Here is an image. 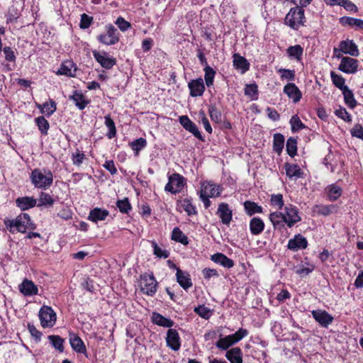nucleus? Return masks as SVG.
I'll use <instances>...</instances> for the list:
<instances>
[{
    "instance_id": "nucleus-3",
    "label": "nucleus",
    "mask_w": 363,
    "mask_h": 363,
    "mask_svg": "<svg viewBox=\"0 0 363 363\" xmlns=\"http://www.w3.org/2000/svg\"><path fill=\"white\" fill-rule=\"evenodd\" d=\"M119 33L116 28L112 24L106 26V33H101L97 36L99 43L106 45H113L119 41Z\"/></svg>"
},
{
    "instance_id": "nucleus-43",
    "label": "nucleus",
    "mask_w": 363,
    "mask_h": 363,
    "mask_svg": "<svg viewBox=\"0 0 363 363\" xmlns=\"http://www.w3.org/2000/svg\"><path fill=\"white\" fill-rule=\"evenodd\" d=\"M286 52L289 57L300 60L303 55V48L300 45H296L289 47Z\"/></svg>"
},
{
    "instance_id": "nucleus-33",
    "label": "nucleus",
    "mask_w": 363,
    "mask_h": 363,
    "mask_svg": "<svg viewBox=\"0 0 363 363\" xmlns=\"http://www.w3.org/2000/svg\"><path fill=\"white\" fill-rule=\"evenodd\" d=\"M243 206L245 213L249 216H252L255 213H261L263 212L262 207L254 201H246L244 202Z\"/></svg>"
},
{
    "instance_id": "nucleus-25",
    "label": "nucleus",
    "mask_w": 363,
    "mask_h": 363,
    "mask_svg": "<svg viewBox=\"0 0 363 363\" xmlns=\"http://www.w3.org/2000/svg\"><path fill=\"white\" fill-rule=\"evenodd\" d=\"M152 322L159 326L168 328L170 329L174 324V322L170 319L163 316L157 312H153L151 316Z\"/></svg>"
},
{
    "instance_id": "nucleus-54",
    "label": "nucleus",
    "mask_w": 363,
    "mask_h": 363,
    "mask_svg": "<svg viewBox=\"0 0 363 363\" xmlns=\"http://www.w3.org/2000/svg\"><path fill=\"white\" fill-rule=\"evenodd\" d=\"M194 311L197 315L206 320H208L211 315V310L204 305L195 307Z\"/></svg>"
},
{
    "instance_id": "nucleus-48",
    "label": "nucleus",
    "mask_w": 363,
    "mask_h": 363,
    "mask_svg": "<svg viewBox=\"0 0 363 363\" xmlns=\"http://www.w3.org/2000/svg\"><path fill=\"white\" fill-rule=\"evenodd\" d=\"M330 77L333 84L337 88L340 89L341 91L345 88L347 87V86L345 84V79L343 78L342 75L337 74L333 71H332L330 72Z\"/></svg>"
},
{
    "instance_id": "nucleus-2",
    "label": "nucleus",
    "mask_w": 363,
    "mask_h": 363,
    "mask_svg": "<svg viewBox=\"0 0 363 363\" xmlns=\"http://www.w3.org/2000/svg\"><path fill=\"white\" fill-rule=\"evenodd\" d=\"M304 10L303 8L296 6L291 8L285 17V23L293 29L297 30L303 24Z\"/></svg>"
},
{
    "instance_id": "nucleus-58",
    "label": "nucleus",
    "mask_w": 363,
    "mask_h": 363,
    "mask_svg": "<svg viewBox=\"0 0 363 363\" xmlns=\"http://www.w3.org/2000/svg\"><path fill=\"white\" fill-rule=\"evenodd\" d=\"M28 330L36 342H39L41 340V337L43 334L35 328V326L33 324L28 323Z\"/></svg>"
},
{
    "instance_id": "nucleus-9",
    "label": "nucleus",
    "mask_w": 363,
    "mask_h": 363,
    "mask_svg": "<svg viewBox=\"0 0 363 363\" xmlns=\"http://www.w3.org/2000/svg\"><path fill=\"white\" fill-rule=\"evenodd\" d=\"M337 58H341L338 69L346 74H354L358 69V61L350 57H342L341 54L336 55Z\"/></svg>"
},
{
    "instance_id": "nucleus-14",
    "label": "nucleus",
    "mask_w": 363,
    "mask_h": 363,
    "mask_svg": "<svg viewBox=\"0 0 363 363\" xmlns=\"http://www.w3.org/2000/svg\"><path fill=\"white\" fill-rule=\"evenodd\" d=\"M337 52H342L345 54H349L351 56L357 57L359 55V50L356 44L350 40H342L339 45V49L334 48V55L336 56Z\"/></svg>"
},
{
    "instance_id": "nucleus-4",
    "label": "nucleus",
    "mask_w": 363,
    "mask_h": 363,
    "mask_svg": "<svg viewBox=\"0 0 363 363\" xmlns=\"http://www.w3.org/2000/svg\"><path fill=\"white\" fill-rule=\"evenodd\" d=\"M323 163L330 172H335L336 170L340 171L345 165V162L338 152L328 153L324 158Z\"/></svg>"
},
{
    "instance_id": "nucleus-59",
    "label": "nucleus",
    "mask_w": 363,
    "mask_h": 363,
    "mask_svg": "<svg viewBox=\"0 0 363 363\" xmlns=\"http://www.w3.org/2000/svg\"><path fill=\"white\" fill-rule=\"evenodd\" d=\"M48 106L45 107L44 111H42V113L45 114L47 117H50L56 111L57 105L53 99H50L49 102H48Z\"/></svg>"
},
{
    "instance_id": "nucleus-51",
    "label": "nucleus",
    "mask_w": 363,
    "mask_h": 363,
    "mask_svg": "<svg viewBox=\"0 0 363 363\" xmlns=\"http://www.w3.org/2000/svg\"><path fill=\"white\" fill-rule=\"evenodd\" d=\"M182 207L187 213L188 216L197 214L195 206L191 203L190 199L186 198L182 201Z\"/></svg>"
},
{
    "instance_id": "nucleus-1",
    "label": "nucleus",
    "mask_w": 363,
    "mask_h": 363,
    "mask_svg": "<svg viewBox=\"0 0 363 363\" xmlns=\"http://www.w3.org/2000/svg\"><path fill=\"white\" fill-rule=\"evenodd\" d=\"M53 177L52 172L48 167L35 168L30 174L32 184L42 190H46L52 186Z\"/></svg>"
},
{
    "instance_id": "nucleus-28",
    "label": "nucleus",
    "mask_w": 363,
    "mask_h": 363,
    "mask_svg": "<svg viewBox=\"0 0 363 363\" xmlns=\"http://www.w3.org/2000/svg\"><path fill=\"white\" fill-rule=\"evenodd\" d=\"M16 203L21 211H26L37 206V200L33 197L23 196L18 198Z\"/></svg>"
},
{
    "instance_id": "nucleus-37",
    "label": "nucleus",
    "mask_w": 363,
    "mask_h": 363,
    "mask_svg": "<svg viewBox=\"0 0 363 363\" xmlns=\"http://www.w3.org/2000/svg\"><path fill=\"white\" fill-rule=\"evenodd\" d=\"M38 201L39 203H37L38 207H51L54 204L55 200L49 194L41 191L39 195Z\"/></svg>"
},
{
    "instance_id": "nucleus-17",
    "label": "nucleus",
    "mask_w": 363,
    "mask_h": 363,
    "mask_svg": "<svg viewBox=\"0 0 363 363\" xmlns=\"http://www.w3.org/2000/svg\"><path fill=\"white\" fill-rule=\"evenodd\" d=\"M176 279L179 286L185 291H187L193 285L191 276L186 271L178 269L176 273Z\"/></svg>"
},
{
    "instance_id": "nucleus-19",
    "label": "nucleus",
    "mask_w": 363,
    "mask_h": 363,
    "mask_svg": "<svg viewBox=\"0 0 363 363\" xmlns=\"http://www.w3.org/2000/svg\"><path fill=\"white\" fill-rule=\"evenodd\" d=\"M69 343L72 349L77 353L87 357L86 346L79 336L75 333L69 334Z\"/></svg>"
},
{
    "instance_id": "nucleus-29",
    "label": "nucleus",
    "mask_w": 363,
    "mask_h": 363,
    "mask_svg": "<svg viewBox=\"0 0 363 363\" xmlns=\"http://www.w3.org/2000/svg\"><path fill=\"white\" fill-rule=\"evenodd\" d=\"M325 191L328 199L332 201H336L337 199H339L342 193V188L335 184L328 185L325 188Z\"/></svg>"
},
{
    "instance_id": "nucleus-45",
    "label": "nucleus",
    "mask_w": 363,
    "mask_h": 363,
    "mask_svg": "<svg viewBox=\"0 0 363 363\" xmlns=\"http://www.w3.org/2000/svg\"><path fill=\"white\" fill-rule=\"evenodd\" d=\"M48 340L52 344V347L57 350L59 352H62L64 351V339L59 335H51L48 336Z\"/></svg>"
},
{
    "instance_id": "nucleus-36",
    "label": "nucleus",
    "mask_w": 363,
    "mask_h": 363,
    "mask_svg": "<svg viewBox=\"0 0 363 363\" xmlns=\"http://www.w3.org/2000/svg\"><path fill=\"white\" fill-rule=\"evenodd\" d=\"M285 142L284 136L281 133H275L273 136V150L277 154L282 152Z\"/></svg>"
},
{
    "instance_id": "nucleus-20",
    "label": "nucleus",
    "mask_w": 363,
    "mask_h": 363,
    "mask_svg": "<svg viewBox=\"0 0 363 363\" xmlns=\"http://www.w3.org/2000/svg\"><path fill=\"white\" fill-rule=\"evenodd\" d=\"M339 23L344 27H350L356 30H363V20L350 16H342L339 18Z\"/></svg>"
},
{
    "instance_id": "nucleus-52",
    "label": "nucleus",
    "mask_w": 363,
    "mask_h": 363,
    "mask_svg": "<svg viewBox=\"0 0 363 363\" xmlns=\"http://www.w3.org/2000/svg\"><path fill=\"white\" fill-rule=\"evenodd\" d=\"M337 205L331 204L319 206V214H321L324 216H328L332 213H335L337 212Z\"/></svg>"
},
{
    "instance_id": "nucleus-27",
    "label": "nucleus",
    "mask_w": 363,
    "mask_h": 363,
    "mask_svg": "<svg viewBox=\"0 0 363 363\" xmlns=\"http://www.w3.org/2000/svg\"><path fill=\"white\" fill-rule=\"evenodd\" d=\"M211 259L228 269L233 267L235 264L234 261L232 259H230L224 254L220 252H217L211 255Z\"/></svg>"
},
{
    "instance_id": "nucleus-7",
    "label": "nucleus",
    "mask_w": 363,
    "mask_h": 363,
    "mask_svg": "<svg viewBox=\"0 0 363 363\" xmlns=\"http://www.w3.org/2000/svg\"><path fill=\"white\" fill-rule=\"evenodd\" d=\"M39 318L43 328H51L56 322V313L50 306H43L39 311Z\"/></svg>"
},
{
    "instance_id": "nucleus-39",
    "label": "nucleus",
    "mask_w": 363,
    "mask_h": 363,
    "mask_svg": "<svg viewBox=\"0 0 363 363\" xmlns=\"http://www.w3.org/2000/svg\"><path fill=\"white\" fill-rule=\"evenodd\" d=\"M244 93L245 95L250 97L251 100H257L259 95L258 86L257 84L253 83L246 84L244 89Z\"/></svg>"
},
{
    "instance_id": "nucleus-46",
    "label": "nucleus",
    "mask_w": 363,
    "mask_h": 363,
    "mask_svg": "<svg viewBox=\"0 0 363 363\" xmlns=\"http://www.w3.org/2000/svg\"><path fill=\"white\" fill-rule=\"evenodd\" d=\"M116 206L119 209V211L122 213L128 214L129 212L132 210V206L128 198L118 200L116 201Z\"/></svg>"
},
{
    "instance_id": "nucleus-31",
    "label": "nucleus",
    "mask_w": 363,
    "mask_h": 363,
    "mask_svg": "<svg viewBox=\"0 0 363 363\" xmlns=\"http://www.w3.org/2000/svg\"><path fill=\"white\" fill-rule=\"evenodd\" d=\"M233 65L234 67L245 73L250 69V63L245 57L240 55L239 54H234L233 55Z\"/></svg>"
},
{
    "instance_id": "nucleus-13",
    "label": "nucleus",
    "mask_w": 363,
    "mask_h": 363,
    "mask_svg": "<svg viewBox=\"0 0 363 363\" xmlns=\"http://www.w3.org/2000/svg\"><path fill=\"white\" fill-rule=\"evenodd\" d=\"M284 211L285 213H283L284 215H286V220H284L288 227L291 228L301 220V217L296 206L289 204L284 207Z\"/></svg>"
},
{
    "instance_id": "nucleus-30",
    "label": "nucleus",
    "mask_w": 363,
    "mask_h": 363,
    "mask_svg": "<svg viewBox=\"0 0 363 363\" xmlns=\"http://www.w3.org/2000/svg\"><path fill=\"white\" fill-rule=\"evenodd\" d=\"M264 229V223L258 217L252 218L250 221V230L253 235H259Z\"/></svg>"
},
{
    "instance_id": "nucleus-49",
    "label": "nucleus",
    "mask_w": 363,
    "mask_h": 363,
    "mask_svg": "<svg viewBox=\"0 0 363 363\" xmlns=\"http://www.w3.org/2000/svg\"><path fill=\"white\" fill-rule=\"evenodd\" d=\"M35 122L38 127L39 130L43 135H47L50 124L44 116H39L35 119Z\"/></svg>"
},
{
    "instance_id": "nucleus-22",
    "label": "nucleus",
    "mask_w": 363,
    "mask_h": 363,
    "mask_svg": "<svg viewBox=\"0 0 363 363\" xmlns=\"http://www.w3.org/2000/svg\"><path fill=\"white\" fill-rule=\"evenodd\" d=\"M284 92L289 99L293 100L294 103L298 102L302 96L301 91L294 83H288L286 84L284 87Z\"/></svg>"
},
{
    "instance_id": "nucleus-15",
    "label": "nucleus",
    "mask_w": 363,
    "mask_h": 363,
    "mask_svg": "<svg viewBox=\"0 0 363 363\" xmlns=\"http://www.w3.org/2000/svg\"><path fill=\"white\" fill-rule=\"evenodd\" d=\"M189 94L192 97L201 96L206 89L203 79L201 77L191 79L188 83Z\"/></svg>"
},
{
    "instance_id": "nucleus-53",
    "label": "nucleus",
    "mask_w": 363,
    "mask_h": 363,
    "mask_svg": "<svg viewBox=\"0 0 363 363\" xmlns=\"http://www.w3.org/2000/svg\"><path fill=\"white\" fill-rule=\"evenodd\" d=\"M290 124L293 133L298 132L306 127L297 115L293 116L291 118Z\"/></svg>"
},
{
    "instance_id": "nucleus-24",
    "label": "nucleus",
    "mask_w": 363,
    "mask_h": 363,
    "mask_svg": "<svg viewBox=\"0 0 363 363\" xmlns=\"http://www.w3.org/2000/svg\"><path fill=\"white\" fill-rule=\"evenodd\" d=\"M69 99L73 101L79 110H84L90 103V100L86 99L85 96L78 90H75L73 94L69 97Z\"/></svg>"
},
{
    "instance_id": "nucleus-62",
    "label": "nucleus",
    "mask_w": 363,
    "mask_h": 363,
    "mask_svg": "<svg viewBox=\"0 0 363 363\" xmlns=\"http://www.w3.org/2000/svg\"><path fill=\"white\" fill-rule=\"evenodd\" d=\"M2 50L5 55V60L8 62H15L16 60V56L11 47L6 46L2 48Z\"/></svg>"
},
{
    "instance_id": "nucleus-44",
    "label": "nucleus",
    "mask_w": 363,
    "mask_h": 363,
    "mask_svg": "<svg viewBox=\"0 0 363 363\" xmlns=\"http://www.w3.org/2000/svg\"><path fill=\"white\" fill-rule=\"evenodd\" d=\"M105 125L108 129V132L106 134L108 138L111 139L116 135V128L113 120L111 118L110 115H107L105 117Z\"/></svg>"
},
{
    "instance_id": "nucleus-18",
    "label": "nucleus",
    "mask_w": 363,
    "mask_h": 363,
    "mask_svg": "<svg viewBox=\"0 0 363 363\" xmlns=\"http://www.w3.org/2000/svg\"><path fill=\"white\" fill-rule=\"evenodd\" d=\"M307 245V240L301 234H298L289 240L287 247L289 250L296 252L298 250L306 249Z\"/></svg>"
},
{
    "instance_id": "nucleus-6",
    "label": "nucleus",
    "mask_w": 363,
    "mask_h": 363,
    "mask_svg": "<svg viewBox=\"0 0 363 363\" xmlns=\"http://www.w3.org/2000/svg\"><path fill=\"white\" fill-rule=\"evenodd\" d=\"M157 286V282L152 274L141 275L140 287L143 294L152 296L156 293Z\"/></svg>"
},
{
    "instance_id": "nucleus-10",
    "label": "nucleus",
    "mask_w": 363,
    "mask_h": 363,
    "mask_svg": "<svg viewBox=\"0 0 363 363\" xmlns=\"http://www.w3.org/2000/svg\"><path fill=\"white\" fill-rule=\"evenodd\" d=\"M93 55L96 61L106 69H111L116 64V58L109 57L108 54L106 52H100L97 50H94Z\"/></svg>"
},
{
    "instance_id": "nucleus-50",
    "label": "nucleus",
    "mask_w": 363,
    "mask_h": 363,
    "mask_svg": "<svg viewBox=\"0 0 363 363\" xmlns=\"http://www.w3.org/2000/svg\"><path fill=\"white\" fill-rule=\"evenodd\" d=\"M204 74V79L206 84L208 87L211 86L213 84V80L216 75V71L210 66H206L203 69Z\"/></svg>"
},
{
    "instance_id": "nucleus-11",
    "label": "nucleus",
    "mask_w": 363,
    "mask_h": 363,
    "mask_svg": "<svg viewBox=\"0 0 363 363\" xmlns=\"http://www.w3.org/2000/svg\"><path fill=\"white\" fill-rule=\"evenodd\" d=\"M180 124L183 128L192 133L194 137L201 141H204V138L202 136L201 132L199 130L196 125L192 122L187 116H182L179 118Z\"/></svg>"
},
{
    "instance_id": "nucleus-35",
    "label": "nucleus",
    "mask_w": 363,
    "mask_h": 363,
    "mask_svg": "<svg viewBox=\"0 0 363 363\" xmlns=\"http://www.w3.org/2000/svg\"><path fill=\"white\" fill-rule=\"evenodd\" d=\"M342 93L344 96V101L345 104L350 108H354L356 107L357 103L356 99H354V94L349 87H346L342 90Z\"/></svg>"
},
{
    "instance_id": "nucleus-63",
    "label": "nucleus",
    "mask_w": 363,
    "mask_h": 363,
    "mask_svg": "<svg viewBox=\"0 0 363 363\" xmlns=\"http://www.w3.org/2000/svg\"><path fill=\"white\" fill-rule=\"evenodd\" d=\"M93 18L91 16H89L86 13H83L81 15L79 27L82 29H86L91 26Z\"/></svg>"
},
{
    "instance_id": "nucleus-60",
    "label": "nucleus",
    "mask_w": 363,
    "mask_h": 363,
    "mask_svg": "<svg viewBox=\"0 0 363 363\" xmlns=\"http://www.w3.org/2000/svg\"><path fill=\"white\" fill-rule=\"evenodd\" d=\"M85 158V155L80 152L78 149L77 150L76 152H74L72 155V161L73 164L78 167L82 164Z\"/></svg>"
},
{
    "instance_id": "nucleus-23",
    "label": "nucleus",
    "mask_w": 363,
    "mask_h": 363,
    "mask_svg": "<svg viewBox=\"0 0 363 363\" xmlns=\"http://www.w3.org/2000/svg\"><path fill=\"white\" fill-rule=\"evenodd\" d=\"M108 215V210L96 207L90 211L88 220L96 223L99 221L105 220Z\"/></svg>"
},
{
    "instance_id": "nucleus-61",
    "label": "nucleus",
    "mask_w": 363,
    "mask_h": 363,
    "mask_svg": "<svg viewBox=\"0 0 363 363\" xmlns=\"http://www.w3.org/2000/svg\"><path fill=\"white\" fill-rule=\"evenodd\" d=\"M335 114L338 118L342 119L343 121L346 122H350L352 121V117L351 115L347 111V110L343 108L340 107L338 109H336L335 111Z\"/></svg>"
},
{
    "instance_id": "nucleus-47",
    "label": "nucleus",
    "mask_w": 363,
    "mask_h": 363,
    "mask_svg": "<svg viewBox=\"0 0 363 363\" xmlns=\"http://www.w3.org/2000/svg\"><path fill=\"white\" fill-rule=\"evenodd\" d=\"M287 154L294 157L297 153V140L293 137L288 138L286 145Z\"/></svg>"
},
{
    "instance_id": "nucleus-55",
    "label": "nucleus",
    "mask_w": 363,
    "mask_h": 363,
    "mask_svg": "<svg viewBox=\"0 0 363 363\" xmlns=\"http://www.w3.org/2000/svg\"><path fill=\"white\" fill-rule=\"evenodd\" d=\"M270 204L272 206L278 207L279 209H281L284 205L282 194H272L270 199Z\"/></svg>"
},
{
    "instance_id": "nucleus-32",
    "label": "nucleus",
    "mask_w": 363,
    "mask_h": 363,
    "mask_svg": "<svg viewBox=\"0 0 363 363\" xmlns=\"http://www.w3.org/2000/svg\"><path fill=\"white\" fill-rule=\"evenodd\" d=\"M286 174L287 177L292 178H301L303 177V173L301 171V169L298 164H291L289 163H286L284 165Z\"/></svg>"
},
{
    "instance_id": "nucleus-64",
    "label": "nucleus",
    "mask_w": 363,
    "mask_h": 363,
    "mask_svg": "<svg viewBox=\"0 0 363 363\" xmlns=\"http://www.w3.org/2000/svg\"><path fill=\"white\" fill-rule=\"evenodd\" d=\"M115 23L118 26V28L124 32L131 27V24L125 21L123 17L119 16L117 18Z\"/></svg>"
},
{
    "instance_id": "nucleus-8",
    "label": "nucleus",
    "mask_w": 363,
    "mask_h": 363,
    "mask_svg": "<svg viewBox=\"0 0 363 363\" xmlns=\"http://www.w3.org/2000/svg\"><path fill=\"white\" fill-rule=\"evenodd\" d=\"M16 231L25 233L27 230H35L37 225L34 223L31 219L29 214L26 213H22L19 214L16 218Z\"/></svg>"
},
{
    "instance_id": "nucleus-12",
    "label": "nucleus",
    "mask_w": 363,
    "mask_h": 363,
    "mask_svg": "<svg viewBox=\"0 0 363 363\" xmlns=\"http://www.w3.org/2000/svg\"><path fill=\"white\" fill-rule=\"evenodd\" d=\"M216 215L223 224L228 226L233 219V211L227 203L222 202L218 205Z\"/></svg>"
},
{
    "instance_id": "nucleus-16",
    "label": "nucleus",
    "mask_w": 363,
    "mask_h": 363,
    "mask_svg": "<svg viewBox=\"0 0 363 363\" xmlns=\"http://www.w3.org/2000/svg\"><path fill=\"white\" fill-rule=\"evenodd\" d=\"M167 346L174 351H178L181 347V339L179 333L175 329L170 328L167 332Z\"/></svg>"
},
{
    "instance_id": "nucleus-40",
    "label": "nucleus",
    "mask_w": 363,
    "mask_h": 363,
    "mask_svg": "<svg viewBox=\"0 0 363 363\" xmlns=\"http://www.w3.org/2000/svg\"><path fill=\"white\" fill-rule=\"evenodd\" d=\"M333 316L326 311L319 310V325L320 326L328 328L333 323Z\"/></svg>"
},
{
    "instance_id": "nucleus-42",
    "label": "nucleus",
    "mask_w": 363,
    "mask_h": 363,
    "mask_svg": "<svg viewBox=\"0 0 363 363\" xmlns=\"http://www.w3.org/2000/svg\"><path fill=\"white\" fill-rule=\"evenodd\" d=\"M208 113L211 121L219 123L222 122V113L219 111L216 104L208 105Z\"/></svg>"
},
{
    "instance_id": "nucleus-56",
    "label": "nucleus",
    "mask_w": 363,
    "mask_h": 363,
    "mask_svg": "<svg viewBox=\"0 0 363 363\" xmlns=\"http://www.w3.org/2000/svg\"><path fill=\"white\" fill-rule=\"evenodd\" d=\"M204 190L206 192L209 191V196L211 197H218L220 195V186L216 185L214 184H207L204 186Z\"/></svg>"
},
{
    "instance_id": "nucleus-21",
    "label": "nucleus",
    "mask_w": 363,
    "mask_h": 363,
    "mask_svg": "<svg viewBox=\"0 0 363 363\" xmlns=\"http://www.w3.org/2000/svg\"><path fill=\"white\" fill-rule=\"evenodd\" d=\"M19 291L24 296H30L38 293L37 286L30 280L25 279L18 286Z\"/></svg>"
},
{
    "instance_id": "nucleus-5",
    "label": "nucleus",
    "mask_w": 363,
    "mask_h": 363,
    "mask_svg": "<svg viewBox=\"0 0 363 363\" xmlns=\"http://www.w3.org/2000/svg\"><path fill=\"white\" fill-rule=\"evenodd\" d=\"M185 185V179L178 173H173L168 177V183L164 186L166 191L176 194L180 192Z\"/></svg>"
},
{
    "instance_id": "nucleus-26",
    "label": "nucleus",
    "mask_w": 363,
    "mask_h": 363,
    "mask_svg": "<svg viewBox=\"0 0 363 363\" xmlns=\"http://www.w3.org/2000/svg\"><path fill=\"white\" fill-rule=\"evenodd\" d=\"M225 357L230 363H243L242 352L239 347L227 350Z\"/></svg>"
},
{
    "instance_id": "nucleus-57",
    "label": "nucleus",
    "mask_w": 363,
    "mask_h": 363,
    "mask_svg": "<svg viewBox=\"0 0 363 363\" xmlns=\"http://www.w3.org/2000/svg\"><path fill=\"white\" fill-rule=\"evenodd\" d=\"M152 246L153 247L154 255L160 258H167L169 256V252L166 250L160 248L155 241H152Z\"/></svg>"
},
{
    "instance_id": "nucleus-34",
    "label": "nucleus",
    "mask_w": 363,
    "mask_h": 363,
    "mask_svg": "<svg viewBox=\"0 0 363 363\" xmlns=\"http://www.w3.org/2000/svg\"><path fill=\"white\" fill-rule=\"evenodd\" d=\"M236 344L231 335H227L224 337H220L216 343L217 348L221 350H228V349Z\"/></svg>"
},
{
    "instance_id": "nucleus-38",
    "label": "nucleus",
    "mask_w": 363,
    "mask_h": 363,
    "mask_svg": "<svg viewBox=\"0 0 363 363\" xmlns=\"http://www.w3.org/2000/svg\"><path fill=\"white\" fill-rule=\"evenodd\" d=\"M172 239L184 245L189 244L188 237L177 227L174 228L172 230Z\"/></svg>"
},
{
    "instance_id": "nucleus-41",
    "label": "nucleus",
    "mask_w": 363,
    "mask_h": 363,
    "mask_svg": "<svg viewBox=\"0 0 363 363\" xmlns=\"http://www.w3.org/2000/svg\"><path fill=\"white\" fill-rule=\"evenodd\" d=\"M129 146L135 152V155H138L139 152L147 146V140L140 138L130 142Z\"/></svg>"
}]
</instances>
